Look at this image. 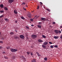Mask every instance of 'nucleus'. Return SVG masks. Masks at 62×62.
I'll use <instances>...</instances> for the list:
<instances>
[{"mask_svg": "<svg viewBox=\"0 0 62 62\" xmlns=\"http://www.w3.org/2000/svg\"><path fill=\"white\" fill-rule=\"evenodd\" d=\"M15 23H17V21H15Z\"/></svg>", "mask_w": 62, "mask_h": 62, "instance_id": "nucleus-49", "label": "nucleus"}, {"mask_svg": "<svg viewBox=\"0 0 62 62\" xmlns=\"http://www.w3.org/2000/svg\"><path fill=\"white\" fill-rule=\"evenodd\" d=\"M3 54H5V52H3Z\"/></svg>", "mask_w": 62, "mask_h": 62, "instance_id": "nucleus-55", "label": "nucleus"}, {"mask_svg": "<svg viewBox=\"0 0 62 62\" xmlns=\"http://www.w3.org/2000/svg\"><path fill=\"white\" fill-rule=\"evenodd\" d=\"M61 31H62V29H61Z\"/></svg>", "mask_w": 62, "mask_h": 62, "instance_id": "nucleus-58", "label": "nucleus"}, {"mask_svg": "<svg viewBox=\"0 0 62 62\" xmlns=\"http://www.w3.org/2000/svg\"><path fill=\"white\" fill-rule=\"evenodd\" d=\"M33 11H32L31 12H33Z\"/></svg>", "mask_w": 62, "mask_h": 62, "instance_id": "nucleus-56", "label": "nucleus"}, {"mask_svg": "<svg viewBox=\"0 0 62 62\" xmlns=\"http://www.w3.org/2000/svg\"><path fill=\"white\" fill-rule=\"evenodd\" d=\"M23 59H24V60H25V58L23 57Z\"/></svg>", "mask_w": 62, "mask_h": 62, "instance_id": "nucleus-44", "label": "nucleus"}, {"mask_svg": "<svg viewBox=\"0 0 62 62\" xmlns=\"http://www.w3.org/2000/svg\"><path fill=\"white\" fill-rule=\"evenodd\" d=\"M4 17V16L3 15H1L0 16V18H2V17Z\"/></svg>", "mask_w": 62, "mask_h": 62, "instance_id": "nucleus-35", "label": "nucleus"}, {"mask_svg": "<svg viewBox=\"0 0 62 62\" xmlns=\"http://www.w3.org/2000/svg\"><path fill=\"white\" fill-rule=\"evenodd\" d=\"M27 16L29 18H31V14L30 12H29L27 14Z\"/></svg>", "mask_w": 62, "mask_h": 62, "instance_id": "nucleus-4", "label": "nucleus"}, {"mask_svg": "<svg viewBox=\"0 0 62 62\" xmlns=\"http://www.w3.org/2000/svg\"><path fill=\"white\" fill-rule=\"evenodd\" d=\"M39 16H38L36 18V19H37L38 18H39Z\"/></svg>", "mask_w": 62, "mask_h": 62, "instance_id": "nucleus-43", "label": "nucleus"}, {"mask_svg": "<svg viewBox=\"0 0 62 62\" xmlns=\"http://www.w3.org/2000/svg\"><path fill=\"white\" fill-rule=\"evenodd\" d=\"M48 42H44L43 44L44 45H47V44H48Z\"/></svg>", "mask_w": 62, "mask_h": 62, "instance_id": "nucleus-9", "label": "nucleus"}, {"mask_svg": "<svg viewBox=\"0 0 62 62\" xmlns=\"http://www.w3.org/2000/svg\"><path fill=\"white\" fill-rule=\"evenodd\" d=\"M23 8V9H24L25 10H26V9L25 8Z\"/></svg>", "mask_w": 62, "mask_h": 62, "instance_id": "nucleus-46", "label": "nucleus"}, {"mask_svg": "<svg viewBox=\"0 0 62 62\" xmlns=\"http://www.w3.org/2000/svg\"><path fill=\"white\" fill-rule=\"evenodd\" d=\"M21 18L22 19H23V20H24L25 19V18H24L23 16H21Z\"/></svg>", "mask_w": 62, "mask_h": 62, "instance_id": "nucleus-20", "label": "nucleus"}, {"mask_svg": "<svg viewBox=\"0 0 62 62\" xmlns=\"http://www.w3.org/2000/svg\"><path fill=\"white\" fill-rule=\"evenodd\" d=\"M14 1V0H9V3L10 4H11Z\"/></svg>", "mask_w": 62, "mask_h": 62, "instance_id": "nucleus-5", "label": "nucleus"}, {"mask_svg": "<svg viewBox=\"0 0 62 62\" xmlns=\"http://www.w3.org/2000/svg\"><path fill=\"white\" fill-rule=\"evenodd\" d=\"M54 31L56 33H61V31H59L58 30H55Z\"/></svg>", "mask_w": 62, "mask_h": 62, "instance_id": "nucleus-3", "label": "nucleus"}, {"mask_svg": "<svg viewBox=\"0 0 62 62\" xmlns=\"http://www.w3.org/2000/svg\"><path fill=\"white\" fill-rule=\"evenodd\" d=\"M51 27H52V26H51Z\"/></svg>", "mask_w": 62, "mask_h": 62, "instance_id": "nucleus-61", "label": "nucleus"}, {"mask_svg": "<svg viewBox=\"0 0 62 62\" xmlns=\"http://www.w3.org/2000/svg\"><path fill=\"white\" fill-rule=\"evenodd\" d=\"M42 36V37H43V38H46V36L44 35H43Z\"/></svg>", "mask_w": 62, "mask_h": 62, "instance_id": "nucleus-30", "label": "nucleus"}, {"mask_svg": "<svg viewBox=\"0 0 62 62\" xmlns=\"http://www.w3.org/2000/svg\"><path fill=\"white\" fill-rule=\"evenodd\" d=\"M26 36H27V37H28V34L26 33Z\"/></svg>", "mask_w": 62, "mask_h": 62, "instance_id": "nucleus-36", "label": "nucleus"}, {"mask_svg": "<svg viewBox=\"0 0 62 62\" xmlns=\"http://www.w3.org/2000/svg\"><path fill=\"white\" fill-rule=\"evenodd\" d=\"M7 49H10V46H7L6 47Z\"/></svg>", "mask_w": 62, "mask_h": 62, "instance_id": "nucleus-28", "label": "nucleus"}, {"mask_svg": "<svg viewBox=\"0 0 62 62\" xmlns=\"http://www.w3.org/2000/svg\"><path fill=\"white\" fill-rule=\"evenodd\" d=\"M0 43H1L2 44V43H3V42L2 41H0Z\"/></svg>", "mask_w": 62, "mask_h": 62, "instance_id": "nucleus-42", "label": "nucleus"}, {"mask_svg": "<svg viewBox=\"0 0 62 62\" xmlns=\"http://www.w3.org/2000/svg\"><path fill=\"white\" fill-rule=\"evenodd\" d=\"M20 38H21V39L24 38V36L23 35H20Z\"/></svg>", "mask_w": 62, "mask_h": 62, "instance_id": "nucleus-6", "label": "nucleus"}, {"mask_svg": "<svg viewBox=\"0 0 62 62\" xmlns=\"http://www.w3.org/2000/svg\"><path fill=\"white\" fill-rule=\"evenodd\" d=\"M36 53L37 54V55H38V56H40V55H39V53L37 52Z\"/></svg>", "mask_w": 62, "mask_h": 62, "instance_id": "nucleus-19", "label": "nucleus"}, {"mask_svg": "<svg viewBox=\"0 0 62 62\" xmlns=\"http://www.w3.org/2000/svg\"><path fill=\"white\" fill-rule=\"evenodd\" d=\"M50 47L51 48H54V46H50Z\"/></svg>", "mask_w": 62, "mask_h": 62, "instance_id": "nucleus-37", "label": "nucleus"}, {"mask_svg": "<svg viewBox=\"0 0 62 62\" xmlns=\"http://www.w3.org/2000/svg\"><path fill=\"white\" fill-rule=\"evenodd\" d=\"M26 7H27V5H26Z\"/></svg>", "mask_w": 62, "mask_h": 62, "instance_id": "nucleus-59", "label": "nucleus"}, {"mask_svg": "<svg viewBox=\"0 0 62 62\" xmlns=\"http://www.w3.org/2000/svg\"><path fill=\"white\" fill-rule=\"evenodd\" d=\"M37 16H34V18H35V17H37Z\"/></svg>", "mask_w": 62, "mask_h": 62, "instance_id": "nucleus-50", "label": "nucleus"}, {"mask_svg": "<svg viewBox=\"0 0 62 62\" xmlns=\"http://www.w3.org/2000/svg\"><path fill=\"white\" fill-rule=\"evenodd\" d=\"M30 53V52H26V53L27 54H28V55H29Z\"/></svg>", "mask_w": 62, "mask_h": 62, "instance_id": "nucleus-22", "label": "nucleus"}, {"mask_svg": "<svg viewBox=\"0 0 62 62\" xmlns=\"http://www.w3.org/2000/svg\"><path fill=\"white\" fill-rule=\"evenodd\" d=\"M4 9H5V10H8V9L7 7H5Z\"/></svg>", "mask_w": 62, "mask_h": 62, "instance_id": "nucleus-21", "label": "nucleus"}, {"mask_svg": "<svg viewBox=\"0 0 62 62\" xmlns=\"http://www.w3.org/2000/svg\"><path fill=\"white\" fill-rule=\"evenodd\" d=\"M49 44H53V43H52V42H49Z\"/></svg>", "mask_w": 62, "mask_h": 62, "instance_id": "nucleus-40", "label": "nucleus"}, {"mask_svg": "<svg viewBox=\"0 0 62 62\" xmlns=\"http://www.w3.org/2000/svg\"><path fill=\"white\" fill-rule=\"evenodd\" d=\"M0 22H1L0 21Z\"/></svg>", "mask_w": 62, "mask_h": 62, "instance_id": "nucleus-63", "label": "nucleus"}, {"mask_svg": "<svg viewBox=\"0 0 62 62\" xmlns=\"http://www.w3.org/2000/svg\"><path fill=\"white\" fill-rule=\"evenodd\" d=\"M58 36H54V39H58Z\"/></svg>", "mask_w": 62, "mask_h": 62, "instance_id": "nucleus-13", "label": "nucleus"}, {"mask_svg": "<svg viewBox=\"0 0 62 62\" xmlns=\"http://www.w3.org/2000/svg\"><path fill=\"white\" fill-rule=\"evenodd\" d=\"M46 20H48V19H47Z\"/></svg>", "mask_w": 62, "mask_h": 62, "instance_id": "nucleus-62", "label": "nucleus"}, {"mask_svg": "<svg viewBox=\"0 0 62 62\" xmlns=\"http://www.w3.org/2000/svg\"><path fill=\"white\" fill-rule=\"evenodd\" d=\"M26 38L27 39H29L28 38V37H27Z\"/></svg>", "mask_w": 62, "mask_h": 62, "instance_id": "nucleus-54", "label": "nucleus"}, {"mask_svg": "<svg viewBox=\"0 0 62 62\" xmlns=\"http://www.w3.org/2000/svg\"><path fill=\"white\" fill-rule=\"evenodd\" d=\"M37 26L38 27H39V28H41V26L40 25H38Z\"/></svg>", "mask_w": 62, "mask_h": 62, "instance_id": "nucleus-11", "label": "nucleus"}, {"mask_svg": "<svg viewBox=\"0 0 62 62\" xmlns=\"http://www.w3.org/2000/svg\"><path fill=\"white\" fill-rule=\"evenodd\" d=\"M40 3H41L40 4V7H42V6L43 3H42L41 2H40Z\"/></svg>", "mask_w": 62, "mask_h": 62, "instance_id": "nucleus-16", "label": "nucleus"}, {"mask_svg": "<svg viewBox=\"0 0 62 62\" xmlns=\"http://www.w3.org/2000/svg\"><path fill=\"white\" fill-rule=\"evenodd\" d=\"M60 28H62V26H60Z\"/></svg>", "mask_w": 62, "mask_h": 62, "instance_id": "nucleus-53", "label": "nucleus"}, {"mask_svg": "<svg viewBox=\"0 0 62 62\" xmlns=\"http://www.w3.org/2000/svg\"><path fill=\"white\" fill-rule=\"evenodd\" d=\"M26 27L27 28V29H29V27H28L27 26H26Z\"/></svg>", "mask_w": 62, "mask_h": 62, "instance_id": "nucleus-34", "label": "nucleus"}, {"mask_svg": "<svg viewBox=\"0 0 62 62\" xmlns=\"http://www.w3.org/2000/svg\"><path fill=\"white\" fill-rule=\"evenodd\" d=\"M1 34V32H0V35Z\"/></svg>", "mask_w": 62, "mask_h": 62, "instance_id": "nucleus-57", "label": "nucleus"}, {"mask_svg": "<svg viewBox=\"0 0 62 62\" xmlns=\"http://www.w3.org/2000/svg\"><path fill=\"white\" fill-rule=\"evenodd\" d=\"M25 5V2H23L22 4V5Z\"/></svg>", "mask_w": 62, "mask_h": 62, "instance_id": "nucleus-32", "label": "nucleus"}, {"mask_svg": "<svg viewBox=\"0 0 62 62\" xmlns=\"http://www.w3.org/2000/svg\"><path fill=\"white\" fill-rule=\"evenodd\" d=\"M2 48H3L2 47L0 46V49H2Z\"/></svg>", "mask_w": 62, "mask_h": 62, "instance_id": "nucleus-47", "label": "nucleus"}, {"mask_svg": "<svg viewBox=\"0 0 62 62\" xmlns=\"http://www.w3.org/2000/svg\"><path fill=\"white\" fill-rule=\"evenodd\" d=\"M55 22H53V24H55Z\"/></svg>", "mask_w": 62, "mask_h": 62, "instance_id": "nucleus-38", "label": "nucleus"}, {"mask_svg": "<svg viewBox=\"0 0 62 62\" xmlns=\"http://www.w3.org/2000/svg\"><path fill=\"white\" fill-rule=\"evenodd\" d=\"M41 20L44 21H46V18L43 17H41Z\"/></svg>", "mask_w": 62, "mask_h": 62, "instance_id": "nucleus-7", "label": "nucleus"}, {"mask_svg": "<svg viewBox=\"0 0 62 62\" xmlns=\"http://www.w3.org/2000/svg\"><path fill=\"white\" fill-rule=\"evenodd\" d=\"M33 20H34V19H30V21H31V22H33L34 21H33Z\"/></svg>", "mask_w": 62, "mask_h": 62, "instance_id": "nucleus-27", "label": "nucleus"}, {"mask_svg": "<svg viewBox=\"0 0 62 62\" xmlns=\"http://www.w3.org/2000/svg\"><path fill=\"white\" fill-rule=\"evenodd\" d=\"M31 26H34V25L33 24H32L31 25Z\"/></svg>", "mask_w": 62, "mask_h": 62, "instance_id": "nucleus-51", "label": "nucleus"}, {"mask_svg": "<svg viewBox=\"0 0 62 62\" xmlns=\"http://www.w3.org/2000/svg\"><path fill=\"white\" fill-rule=\"evenodd\" d=\"M5 21H7V22H8V21H9V19H8L5 18Z\"/></svg>", "mask_w": 62, "mask_h": 62, "instance_id": "nucleus-14", "label": "nucleus"}, {"mask_svg": "<svg viewBox=\"0 0 62 62\" xmlns=\"http://www.w3.org/2000/svg\"><path fill=\"white\" fill-rule=\"evenodd\" d=\"M4 58H5V59H8V57H6V56H4Z\"/></svg>", "mask_w": 62, "mask_h": 62, "instance_id": "nucleus-31", "label": "nucleus"}, {"mask_svg": "<svg viewBox=\"0 0 62 62\" xmlns=\"http://www.w3.org/2000/svg\"><path fill=\"white\" fill-rule=\"evenodd\" d=\"M11 51L12 52H16L18 51V49H11Z\"/></svg>", "mask_w": 62, "mask_h": 62, "instance_id": "nucleus-2", "label": "nucleus"}, {"mask_svg": "<svg viewBox=\"0 0 62 62\" xmlns=\"http://www.w3.org/2000/svg\"><path fill=\"white\" fill-rule=\"evenodd\" d=\"M38 41L39 42H42L43 41L41 40V39H39L38 40Z\"/></svg>", "mask_w": 62, "mask_h": 62, "instance_id": "nucleus-8", "label": "nucleus"}, {"mask_svg": "<svg viewBox=\"0 0 62 62\" xmlns=\"http://www.w3.org/2000/svg\"><path fill=\"white\" fill-rule=\"evenodd\" d=\"M46 10H47L48 11H49V12L50 11V9L48 8H47Z\"/></svg>", "mask_w": 62, "mask_h": 62, "instance_id": "nucleus-23", "label": "nucleus"}, {"mask_svg": "<svg viewBox=\"0 0 62 62\" xmlns=\"http://www.w3.org/2000/svg\"><path fill=\"white\" fill-rule=\"evenodd\" d=\"M15 31L16 32H17V30H16Z\"/></svg>", "mask_w": 62, "mask_h": 62, "instance_id": "nucleus-52", "label": "nucleus"}, {"mask_svg": "<svg viewBox=\"0 0 62 62\" xmlns=\"http://www.w3.org/2000/svg\"><path fill=\"white\" fill-rule=\"evenodd\" d=\"M0 13H3L4 12V10H1L0 11Z\"/></svg>", "mask_w": 62, "mask_h": 62, "instance_id": "nucleus-25", "label": "nucleus"}, {"mask_svg": "<svg viewBox=\"0 0 62 62\" xmlns=\"http://www.w3.org/2000/svg\"><path fill=\"white\" fill-rule=\"evenodd\" d=\"M10 34L11 35H13V34H14V33L12 32H11L10 33Z\"/></svg>", "mask_w": 62, "mask_h": 62, "instance_id": "nucleus-24", "label": "nucleus"}, {"mask_svg": "<svg viewBox=\"0 0 62 62\" xmlns=\"http://www.w3.org/2000/svg\"><path fill=\"white\" fill-rule=\"evenodd\" d=\"M38 24H41L42 23H41V22H40L38 23Z\"/></svg>", "mask_w": 62, "mask_h": 62, "instance_id": "nucleus-41", "label": "nucleus"}, {"mask_svg": "<svg viewBox=\"0 0 62 62\" xmlns=\"http://www.w3.org/2000/svg\"><path fill=\"white\" fill-rule=\"evenodd\" d=\"M44 60H45V61H46V60H47V58L46 57H45L44 58Z\"/></svg>", "mask_w": 62, "mask_h": 62, "instance_id": "nucleus-26", "label": "nucleus"}, {"mask_svg": "<svg viewBox=\"0 0 62 62\" xmlns=\"http://www.w3.org/2000/svg\"><path fill=\"white\" fill-rule=\"evenodd\" d=\"M34 18H33V19H34Z\"/></svg>", "mask_w": 62, "mask_h": 62, "instance_id": "nucleus-60", "label": "nucleus"}, {"mask_svg": "<svg viewBox=\"0 0 62 62\" xmlns=\"http://www.w3.org/2000/svg\"><path fill=\"white\" fill-rule=\"evenodd\" d=\"M54 47L55 48H58V46L57 45H56L54 46Z\"/></svg>", "mask_w": 62, "mask_h": 62, "instance_id": "nucleus-29", "label": "nucleus"}, {"mask_svg": "<svg viewBox=\"0 0 62 62\" xmlns=\"http://www.w3.org/2000/svg\"><path fill=\"white\" fill-rule=\"evenodd\" d=\"M60 38L61 39H62V35H61Z\"/></svg>", "mask_w": 62, "mask_h": 62, "instance_id": "nucleus-48", "label": "nucleus"}, {"mask_svg": "<svg viewBox=\"0 0 62 62\" xmlns=\"http://www.w3.org/2000/svg\"><path fill=\"white\" fill-rule=\"evenodd\" d=\"M42 46L43 48H45L46 47V46H45V45H44L43 44L42 45Z\"/></svg>", "mask_w": 62, "mask_h": 62, "instance_id": "nucleus-18", "label": "nucleus"}, {"mask_svg": "<svg viewBox=\"0 0 62 62\" xmlns=\"http://www.w3.org/2000/svg\"><path fill=\"white\" fill-rule=\"evenodd\" d=\"M14 12L15 14H17L18 13V12H17V11L16 10H14Z\"/></svg>", "mask_w": 62, "mask_h": 62, "instance_id": "nucleus-12", "label": "nucleus"}, {"mask_svg": "<svg viewBox=\"0 0 62 62\" xmlns=\"http://www.w3.org/2000/svg\"><path fill=\"white\" fill-rule=\"evenodd\" d=\"M31 62H36V60L35 59H34L32 60Z\"/></svg>", "mask_w": 62, "mask_h": 62, "instance_id": "nucleus-10", "label": "nucleus"}, {"mask_svg": "<svg viewBox=\"0 0 62 62\" xmlns=\"http://www.w3.org/2000/svg\"><path fill=\"white\" fill-rule=\"evenodd\" d=\"M0 7L1 8H3L4 7V5H3V4H1L0 5Z\"/></svg>", "mask_w": 62, "mask_h": 62, "instance_id": "nucleus-15", "label": "nucleus"}, {"mask_svg": "<svg viewBox=\"0 0 62 62\" xmlns=\"http://www.w3.org/2000/svg\"><path fill=\"white\" fill-rule=\"evenodd\" d=\"M39 8V6H37V9H38Z\"/></svg>", "mask_w": 62, "mask_h": 62, "instance_id": "nucleus-45", "label": "nucleus"}, {"mask_svg": "<svg viewBox=\"0 0 62 62\" xmlns=\"http://www.w3.org/2000/svg\"><path fill=\"white\" fill-rule=\"evenodd\" d=\"M14 38L15 39H19V38L17 36H15Z\"/></svg>", "mask_w": 62, "mask_h": 62, "instance_id": "nucleus-17", "label": "nucleus"}, {"mask_svg": "<svg viewBox=\"0 0 62 62\" xmlns=\"http://www.w3.org/2000/svg\"><path fill=\"white\" fill-rule=\"evenodd\" d=\"M31 37L33 39H36L37 37V35H33L31 36Z\"/></svg>", "mask_w": 62, "mask_h": 62, "instance_id": "nucleus-1", "label": "nucleus"}, {"mask_svg": "<svg viewBox=\"0 0 62 62\" xmlns=\"http://www.w3.org/2000/svg\"><path fill=\"white\" fill-rule=\"evenodd\" d=\"M12 58L14 59V58H15V56H13L12 57Z\"/></svg>", "mask_w": 62, "mask_h": 62, "instance_id": "nucleus-39", "label": "nucleus"}, {"mask_svg": "<svg viewBox=\"0 0 62 62\" xmlns=\"http://www.w3.org/2000/svg\"><path fill=\"white\" fill-rule=\"evenodd\" d=\"M30 53H31L30 54L31 55H33V53L31 52H30Z\"/></svg>", "mask_w": 62, "mask_h": 62, "instance_id": "nucleus-33", "label": "nucleus"}]
</instances>
